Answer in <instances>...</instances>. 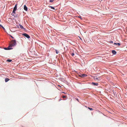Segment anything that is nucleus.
I'll list each match as a JSON object with an SVG mask.
<instances>
[{
  "instance_id": "nucleus-1",
  "label": "nucleus",
  "mask_w": 127,
  "mask_h": 127,
  "mask_svg": "<svg viewBox=\"0 0 127 127\" xmlns=\"http://www.w3.org/2000/svg\"><path fill=\"white\" fill-rule=\"evenodd\" d=\"M16 45V40H12L10 42V43L9 44V47H12Z\"/></svg>"
},
{
  "instance_id": "nucleus-2",
  "label": "nucleus",
  "mask_w": 127,
  "mask_h": 127,
  "mask_svg": "<svg viewBox=\"0 0 127 127\" xmlns=\"http://www.w3.org/2000/svg\"><path fill=\"white\" fill-rule=\"evenodd\" d=\"M17 4H16L15 5V6L13 8V9L12 12L14 14L15 13V11L16 10H17Z\"/></svg>"
},
{
  "instance_id": "nucleus-3",
  "label": "nucleus",
  "mask_w": 127,
  "mask_h": 127,
  "mask_svg": "<svg viewBox=\"0 0 127 127\" xmlns=\"http://www.w3.org/2000/svg\"><path fill=\"white\" fill-rule=\"evenodd\" d=\"M22 35L28 38H29L30 37V36L28 34L26 33H23Z\"/></svg>"
},
{
  "instance_id": "nucleus-4",
  "label": "nucleus",
  "mask_w": 127,
  "mask_h": 127,
  "mask_svg": "<svg viewBox=\"0 0 127 127\" xmlns=\"http://www.w3.org/2000/svg\"><path fill=\"white\" fill-rule=\"evenodd\" d=\"M80 76L82 78H83L84 77L87 76V75L86 74H82L80 75Z\"/></svg>"
},
{
  "instance_id": "nucleus-5",
  "label": "nucleus",
  "mask_w": 127,
  "mask_h": 127,
  "mask_svg": "<svg viewBox=\"0 0 127 127\" xmlns=\"http://www.w3.org/2000/svg\"><path fill=\"white\" fill-rule=\"evenodd\" d=\"M12 49V48H11L10 47H9V46L7 48H5L4 49L6 50H10Z\"/></svg>"
},
{
  "instance_id": "nucleus-6",
  "label": "nucleus",
  "mask_w": 127,
  "mask_h": 127,
  "mask_svg": "<svg viewBox=\"0 0 127 127\" xmlns=\"http://www.w3.org/2000/svg\"><path fill=\"white\" fill-rule=\"evenodd\" d=\"M94 79L95 80H100V77L97 78L96 77H94Z\"/></svg>"
},
{
  "instance_id": "nucleus-7",
  "label": "nucleus",
  "mask_w": 127,
  "mask_h": 127,
  "mask_svg": "<svg viewBox=\"0 0 127 127\" xmlns=\"http://www.w3.org/2000/svg\"><path fill=\"white\" fill-rule=\"evenodd\" d=\"M24 9L26 11H27L28 10V8L26 5L24 6Z\"/></svg>"
},
{
  "instance_id": "nucleus-8",
  "label": "nucleus",
  "mask_w": 127,
  "mask_h": 127,
  "mask_svg": "<svg viewBox=\"0 0 127 127\" xmlns=\"http://www.w3.org/2000/svg\"><path fill=\"white\" fill-rule=\"evenodd\" d=\"M92 84L94 85L97 86L98 85V84L97 83H95L93 82L92 83Z\"/></svg>"
},
{
  "instance_id": "nucleus-9",
  "label": "nucleus",
  "mask_w": 127,
  "mask_h": 127,
  "mask_svg": "<svg viewBox=\"0 0 127 127\" xmlns=\"http://www.w3.org/2000/svg\"><path fill=\"white\" fill-rule=\"evenodd\" d=\"M112 53L113 54L115 55L116 54V53L115 50H113L112 51Z\"/></svg>"
},
{
  "instance_id": "nucleus-10",
  "label": "nucleus",
  "mask_w": 127,
  "mask_h": 127,
  "mask_svg": "<svg viewBox=\"0 0 127 127\" xmlns=\"http://www.w3.org/2000/svg\"><path fill=\"white\" fill-rule=\"evenodd\" d=\"M9 80V78H6L5 79V82H7Z\"/></svg>"
},
{
  "instance_id": "nucleus-11",
  "label": "nucleus",
  "mask_w": 127,
  "mask_h": 127,
  "mask_svg": "<svg viewBox=\"0 0 127 127\" xmlns=\"http://www.w3.org/2000/svg\"><path fill=\"white\" fill-rule=\"evenodd\" d=\"M20 28L21 29H25L24 28V27L20 25Z\"/></svg>"
},
{
  "instance_id": "nucleus-12",
  "label": "nucleus",
  "mask_w": 127,
  "mask_h": 127,
  "mask_svg": "<svg viewBox=\"0 0 127 127\" xmlns=\"http://www.w3.org/2000/svg\"><path fill=\"white\" fill-rule=\"evenodd\" d=\"M55 51H56V53L57 54H58L59 53V51H58V50H56Z\"/></svg>"
},
{
  "instance_id": "nucleus-13",
  "label": "nucleus",
  "mask_w": 127,
  "mask_h": 127,
  "mask_svg": "<svg viewBox=\"0 0 127 127\" xmlns=\"http://www.w3.org/2000/svg\"><path fill=\"white\" fill-rule=\"evenodd\" d=\"M49 6L51 8V9H55V8L54 7H52V6Z\"/></svg>"
},
{
  "instance_id": "nucleus-14",
  "label": "nucleus",
  "mask_w": 127,
  "mask_h": 127,
  "mask_svg": "<svg viewBox=\"0 0 127 127\" xmlns=\"http://www.w3.org/2000/svg\"><path fill=\"white\" fill-rule=\"evenodd\" d=\"M88 108L90 110H93V109L92 108H90V107H88Z\"/></svg>"
},
{
  "instance_id": "nucleus-15",
  "label": "nucleus",
  "mask_w": 127,
  "mask_h": 127,
  "mask_svg": "<svg viewBox=\"0 0 127 127\" xmlns=\"http://www.w3.org/2000/svg\"><path fill=\"white\" fill-rule=\"evenodd\" d=\"M12 60H7V61L8 62H11L12 61Z\"/></svg>"
},
{
  "instance_id": "nucleus-16",
  "label": "nucleus",
  "mask_w": 127,
  "mask_h": 127,
  "mask_svg": "<svg viewBox=\"0 0 127 127\" xmlns=\"http://www.w3.org/2000/svg\"><path fill=\"white\" fill-rule=\"evenodd\" d=\"M62 97L63 98H64L66 97V96L65 95H63L62 96Z\"/></svg>"
},
{
  "instance_id": "nucleus-17",
  "label": "nucleus",
  "mask_w": 127,
  "mask_h": 127,
  "mask_svg": "<svg viewBox=\"0 0 127 127\" xmlns=\"http://www.w3.org/2000/svg\"><path fill=\"white\" fill-rule=\"evenodd\" d=\"M71 55L72 56H73L74 55V53H72L71 54Z\"/></svg>"
},
{
  "instance_id": "nucleus-18",
  "label": "nucleus",
  "mask_w": 127,
  "mask_h": 127,
  "mask_svg": "<svg viewBox=\"0 0 127 127\" xmlns=\"http://www.w3.org/2000/svg\"><path fill=\"white\" fill-rule=\"evenodd\" d=\"M50 0V2H52L54 0Z\"/></svg>"
},
{
  "instance_id": "nucleus-19",
  "label": "nucleus",
  "mask_w": 127,
  "mask_h": 127,
  "mask_svg": "<svg viewBox=\"0 0 127 127\" xmlns=\"http://www.w3.org/2000/svg\"><path fill=\"white\" fill-rule=\"evenodd\" d=\"M117 44L119 46L120 45V43H117Z\"/></svg>"
},
{
  "instance_id": "nucleus-20",
  "label": "nucleus",
  "mask_w": 127,
  "mask_h": 127,
  "mask_svg": "<svg viewBox=\"0 0 127 127\" xmlns=\"http://www.w3.org/2000/svg\"><path fill=\"white\" fill-rule=\"evenodd\" d=\"M10 35L13 39H14V38L12 36H11V35Z\"/></svg>"
},
{
  "instance_id": "nucleus-21",
  "label": "nucleus",
  "mask_w": 127,
  "mask_h": 127,
  "mask_svg": "<svg viewBox=\"0 0 127 127\" xmlns=\"http://www.w3.org/2000/svg\"><path fill=\"white\" fill-rule=\"evenodd\" d=\"M76 100H77L78 101V102L79 101V99H78L77 98H76Z\"/></svg>"
},
{
  "instance_id": "nucleus-22",
  "label": "nucleus",
  "mask_w": 127,
  "mask_h": 127,
  "mask_svg": "<svg viewBox=\"0 0 127 127\" xmlns=\"http://www.w3.org/2000/svg\"><path fill=\"white\" fill-rule=\"evenodd\" d=\"M110 43H113V42L112 41H110Z\"/></svg>"
},
{
  "instance_id": "nucleus-23",
  "label": "nucleus",
  "mask_w": 127,
  "mask_h": 127,
  "mask_svg": "<svg viewBox=\"0 0 127 127\" xmlns=\"http://www.w3.org/2000/svg\"><path fill=\"white\" fill-rule=\"evenodd\" d=\"M2 28L4 30H5V29H4V28L3 27V26H2Z\"/></svg>"
},
{
  "instance_id": "nucleus-24",
  "label": "nucleus",
  "mask_w": 127,
  "mask_h": 127,
  "mask_svg": "<svg viewBox=\"0 0 127 127\" xmlns=\"http://www.w3.org/2000/svg\"><path fill=\"white\" fill-rule=\"evenodd\" d=\"M0 26L1 27L3 26L1 25L0 24Z\"/></svg>"
},
{
  "instance_id": "nucleus-25",
  "label": "nucleus",
  "mask_w": 127,
  "mask_h": 127,
  "mask_svg": "<svg viewBox=\"0 0 127 127\" xmlns=\"http://www.w3.org/2000/svg\"><path fill=\"white\" fill-rule=\"evenodd\" d=\"M114 44H117V43H114Z\"/></svg>"
},
{
  "instance_id": "nucleus-26",
  "label": "nucleus",
  "mask_w": 127,
  "mask_h": 127,
  "mask_svg": "<svg viewBox=\"0 0 127 127\" xmlns=\"http://www.w3.org/2000/svg\"><path fill=\"white\" fill-rule=\"evenodd\" d=\"M62 93H64V92H62Z\"/></svg>"
},
{
  "instance_id": "nucleus-27",
  "label": "nucleus",
  "mask_w": 127,
  "mask_h": 127,
  "mask_svg": "<svg viewBox=\"0 0 127 127\" xmlns=\"http://www.w3.org/2000/svg\"><path fill=\"white\" fill-rule=\"evenodd\" d=\"M79 17L80 18H81V17Z\"/></svg>"
}]
</instances>
